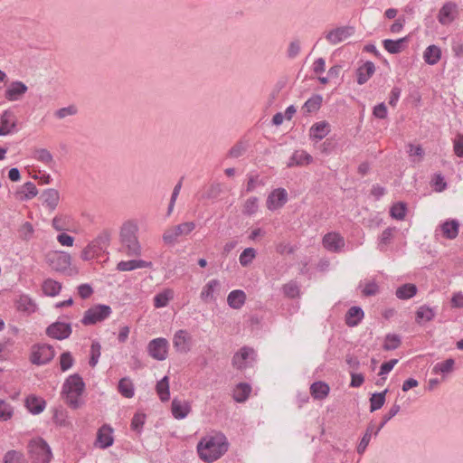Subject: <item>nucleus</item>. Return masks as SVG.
<instances>
[{"label": "nucleus", "mask_w": 463, "mask_h": 463, "mask_svg": "<svg viewBox=\"0 0 463 463\" xmlns=\"http://www.w3.org/2000/svg\"><path fill=\"white\" fill-rule=\"evenodd\" d=\"M257 354L252 347L244 345L240 348L232 358V366L240 371L252 366L256 361Z\"/></svg>", "instance_id": "obj_6"}, {"label": "nucleus", "mask_w": 463, "mask_h": 463, "mask_svg": "<svg viewBox=\"0 0 463 463\" xmlns=\"http://www.w3.org/2000/svg\"><path fill=\"white\" fill-rule=\"evenodd\" d=\"M33 227L31 222H25L19 230V234L22 240L29 241L33 237Z\"/></svg>", "instance_id": "obj_61"}, {"label": "nucleus", "mask_w": 463, "mask_h": 463, "mask_svg": "<svg viewBox=\"0 0 463 463\" xmlns=\"http://www.w3.org/2000/svg\"><path fill=\"white\" fill-rule=\"evenodd\" d=\"M436 311L434 308L427 305L420 306L415 313V321L418 325H422L425 322H430L434 319Z\"/></svg>", "instance_id": "obj_27"}, {"label": "nucleus", "mask_w": 463, "mask_h": 463, "mask_svg": "<svg viewBox=\"0 0 463 463\" xmlns=\"http://www.w3.org/2000/svg\"><path fill=\"white\" fill-rule=\"evenodd\" d=\"M418 288L415 284L406 283L396 289L395 295L399 299L406 300L417 294Z\"/></svg>", "instance_id": "obj_37"}, {"label": "nucleus", "mask_w": 463, "mask_h": 463, "mask_svg": "<svg viewBox=\"0 0 463 463\" xmlns=\"http://www.w3.org/2000/svg\"><path fill=\"white\" fill-rule=\"evenodd\" d=\"M112 310L109 305L98 304L87 309L81 319L84 326L95 325L108 318Z\"/></svg>", "instance_id": "obj_5"}, {"label": "nucleus", "mask_w": 463, "mask_h": 463, "mask_svg": "<svg viewBox=\"0 0 463 463\" xmlns=\"http://www.w3.org/2000/svg\"><path fill=\"white\" fill-rule=\"evenodd\" d=\"M17 118L14 111L5 109L0 115V136H7L15 131Z\"/></svg>", "instance_id": "obj_12"}, {"label": "nucleus", "mask_w": 463, "mask_h": 463, "mask_svg": "<svg viewBox=\"0 0 463 463\" xmlns=\"http://www.w3.org/2000/svg\"><path fill=\"white\" fill-rule=\"evenodd\" d=\"M43 291L46 296L55 297L57 296L61 289V284L56 280L52 279H47L43 283Z\"/></svg>", "instance_id": "obj_43"}, {"label": "nucleus", "mask_w": 463, "mask_h": 463, "mask_svg": "<svg viewBox=\"0 0 463 463\" xmlns=\"http://www.w3.org/2000/svg\"><path fill=\"white\" fill-rule=\"evenodd\" d=\"M101 354V345L98 341H93L90 346V357L89 364L90 367H95L99 362Z\"/></svg>", "instance_id": "obj_54"}, {"label": "nucleus", "mask_w": 463, "mask_h": 463, "mask_svg": "<svg viewBox=\"0 0 463 463\" xmlns=\"http://www.w3.org/2000/svg\"><path fill=\"white\" fill-rule=\"evenodd\" d=\"M354 33V28L352 26H343L329 31L326 38L331 44H337L351 37Z\"/></svg>", "instance_id": "obj_16"}, {"label": "nucleus", "mask_w": 463, "mask_h": 463, "mask_svg": "<svg viewBox=\"0 0 463 463\" xmlns=\"http://www.w3.org/2000/svg\"><path fill=\"white\" fill-rule=\"evenodd\" d=\"M407 41V37L398 40L386 39L383 42V46L389 53L396 54L402 52L405 49Z\"/></svg>", "instance_id": "obj_29"}, {"label": "nucleus", "mask_w": 463, "mask_h": 463, "mask_svg": "<svg viewBox=\"0 0 463 463\" xmlns=\"http://www.w3.org/2000/svg\"><path fill=\"white\" fill-rule=\"evenodd\" d=\"M72 329L70 323L56 321L47 326L45 333L49 337L57 340H64L71 335Z\"/></svg>", "instance_id": "obj_10"}, {"label": "nucleus", "mask_w": 463, "mask_h": 463, "mask_svg": "<svg viewBox=\"0 0 463 463\" xmlns=\"http://www.w3.org/2000/svg\"><path fill=\"white\" fill-rule=\"evenodd\" d=\"M375 66L372 61H366L357 70V82L364 84L374 73Z\"/></svg>", "instance_id": "obj_32"}, {"label": "nucleus", "mask_w": 463, "mask_h": 463, "mask_svg": "<svg viewBox=\"0 0 463 463\" xmlns=\"http://www.w3.org/2000/svg\"><path fill=\"white\" fill-rule=\"evenodd\" d=\"M35 157L39 161H41L46 165H50L53 162L52 154L50 153V151H48L45 148H41V149L35 150Z\"/></svg>", "instance_id": "obj_62"}, {"label": "nucleus", "mask_w": 463, "mask_h": 463, "mask_svg": "<svg viewBox=\"0 0 463 463\" xmlns=\"http://www.w3.org/2000/svg\"><path fill=\"white\" fill-rule=\"evenodd\" d=\"M38 194V190L35 186V184L28 181L26 182L21 190H18L16 192V196L21 201H28L33 197H35Z\"/></svg>", "instance_id": "obj_35"}, {"label": "nucleus", "mask_w": 463, "mask_h": 463, "mask_svg": "<svg viewBox=\"0 0 463 463\" xmlns=\"http://www.w3.org/2000/svg\"><path fill=\"white\" fill-rule=\"evenodd\" d=\"M55 355L54 348L48 344H37L33 346L30 361L35 365L50 363Z\"/></svg>", "instance_id": "obj_7"}, {"label": "nucleus", "mask_w": 463, "mask_h": 463, "mask_svg": "<svg viewBox=\"0 0 463 463\" xmlns=\"http://www.w3.org/2000/svg\"><path fill=\"white\" fill-rule=\"evenodd\" d=\"M173 298L174 291L170 288H165L154 297V307L156 308L165 307Z\"/></svg>", "instance_id": "obj_39"}, {"label": "nucleus", "mask_w": 463, "mask_h": 463, "mask_svg": "<svg viewBox=\"0 0 463 463\" xmlns=\"http://www.w3.org/2000/svg\"><path fill=\"white\" fill-rule=\"evenodd\" d=\"M329 131L330 126L328 123L324 121L318 122L310 128V137L318 141L326 137Z\"/></svg>", "instance_id": "obj_38"}, {"label": "nucleus", "mask_w": 463, "mask_h": 463, "mask_svg": "<svg viewBox=\"0 0 463 463\" xmlns=\"http://www.w3.org/2000/svg\"><path fill=\"white\" fill-rule=\"evenodd\" d=\"M246 301V294L241 289L231 291L227 297L228 305L233 309H240Z\"/></svg>", "instance_id": "obj_30"}, {"label": "nucleus", "mask_w": 463, "mask_h": 463, "mask_svg": "<svg viewBox=\"0 0 463 463\" xmlns=\"http://www.w3.org/2000/svg\"><path fill=\"white\" fill-rule=\"evenodd\" d=\"M283 294L288 298H296L299 297L300 289L297 281L290 280L282 287Z\"/></svg>", "instance_id": "obj_51"}, {"label": "nucleus", "mask_w": 463, "mask_h": 463, "mask_svg": "<svg viewBox=\"0 0 463 463\" xmlns=\"http://www.w3.org/2000/svg\"><path fill=\"white\" fill-rule=\"evenodd\" d=\"M251 392V386L247 383H240L236 385L232 398L237 402H244Z\"/></svg>", "instance_id": "obj_36"}, {"label": "nucleus", "mask_w": 463, "mask_h": 463, "mask_svg": "<svg viewBox=\"0 0 463 463\" xmlns=\"http://www.w3.org/2000/svg\"><path fill=\"white\" fill-rule=\"evenodd\" d=\"M407 213V205L403 202H398L392 204L390 209V215L392 218L402 221L405 218Z\"/></svg>", "instance_id": "obj_47"}, {"label": "nucleus", "mask_w": 463, "mask_h": 463, "mask_svg": "<svg viewBox=\"0 0 463 463\" xmlns=\"http://www.w3.org/2000/svg\"><path fill=\"white\" fill-rule=\"evenodd\" d=\"M169 343L164 337L151 340L147 345V353L155 360L164 361L167 358Z\"/></svg>", "instance_id": "obj_9"}, {"label": "nucleus", "mask_w": 463, "mask_h": 463, "mask_svg": "<svg viewBox=\"0 0 463 463\" xmlns=\"http://www.w3.org/2000/svg\"><path fill=\"white\" fill-rule=\"evenodd\" d=\"M222 193V188L220 184H212L209 186L205 187L203 192L202 193V199L213 200L218 198V196Z\"/></svg>", "instance_id": "obj_52"}, {"label": "nucleus", "mask_w": 463, "mask_h": 463, "mask_svg": "<svg viewBox=\"0 0 463 463\" xmlns=\"http://www.w3.org/2000/svg\"><path fill=\"white\" fill-rule=\"evenodd\" d=\"M220 286L218 279H212L203 288L200 298L203 301H208L213 298V292L217 287Z\"/></svg>", "instance_id": "obj_46"}, {"label": "nucleus", "mask_w": 463, "mask_h": 463, "mask_svg": "<svg viewBox=\"0 0 463 463\" xmlns=\"http://www.w3.org/2000/svg\"><path fill=\"white\" fill-rule=\"evenodd\" d=\"M256 254V250L251 247L244 249L239 257L240 264L242 267H248L255 259Z\"/></svg>", "instance_id": "obj_53"}, {"label": "nucleus", "mask_w": 463, "mask_h": 463, "mask_svg": "<svg viewBox=\"0 0 463 463\" xmlns=\"http://www.w3.org/2000/svg\"><path fill=\"white\" fill-rule=\"evenodd\" d=\"M330 391L329 385L322 381L315 382L310 386V393L316 400H324Z\"/></svg>", "instance_id": "obj_33"}, {"label": "nucleus", "mask_w": 463, "mask_h": 463, "mask_svg": "<svg viewBox=\"0 0 463 463\" xmlns=\"http://www.w3.org/2000/svg\"><path fill=\"white\" fill-rule=\"evenodd\" d=\"M152 266L153 264L151 261H146L143 260H121L117 264V270L131 271L137 269L152 268Z\"/></svg>", "instance_id": "obj_22"}, {"label": "nucleus", "mask_w": 463, "mask_h": 463, "mask_svg": "<svg viewBox=\"0 0 463 463\" xmlns=\"http://www.w3.org/2000/svg\"><path fill=\"white\" fill-rule=\"evenodd\" d=\"M313 160L311 155L304 150H296L288 162V167L309 165Z\"/></svg>", "instance_id": "obj_24"}, {"label": "nucleus", "mask_w": 463, "mask_h": 463, "mask_svg": "<svg viewBox=\"0 0 463 463\" xmlns=\"http://www.w3.org/2000/svg\"><path fill=\"white\" fill-rule=\"evenodd\" d=\"M156 392L159 396V399L163 402H168L170 399V391H169V378L168 376H164L160 381L157 382L156 386Z\"/></svg>", "instance_id": "obj_42"}, {"label": "nucleus", "mask_w": 463, "mask_h": 463, "mask_svg": "<svg viewBox=\"0 0 463 463\" xmlns=\"http://www.w3.org/2000/svg\"><path fill=\"white\" fill-rule=\"evenodd\" d=\"M13 416L12 406L5 402V400L0 399V420L5 421Z\"/></svg>", "instance_id": "obj_59"}, {"label": "nucleus", "mask_w": 463, "mask_h": 463, "mask_svg": "<svg viewBox=\"0 0 463 463\" xmlns=\"http://www.w3.org/2000/svg\"><path fill=\"white\" fill-rule=\"evenodd\" d=\"M118 391L125 398H132L135 395V389L130 378L124 377L120 379L118 384Z\"/></svg>", "instance_id": "obj_41"}, {"label": "nucleus", "mask_w": 463, "mask_h": 463, "mask_svg": "<svg viewBox=\"0 0 463 463\" xmlns=\"http://www.w3.org/2000/svg\"><path fill=\"white\" fill-rule=\"evenodd\" d=\"M71 255L63 251L48 256L51 268L56 271H65L71 266Z\"/></svg>", "instance_id": "obj_17"}, {"label": "nucleus", "mask_w": 463, "mask_h": 463, "mask_svg": "<svg viewBox=\"0 0 463 463\" xmlns=\"http://www.w3.org/2000/svg\"><path fill=\"white\" fill-rule=\"evenodd\" d=\"M109 241L110 233L108 231H103L88 245L91 247V250L94 251V253L99 256L102 252H105L108 246L109 245Z\"/></svg>", "instance_id": "obj_20"}, {"label": "nucleus", "mask_w": 463, "mask_h": 463, "mask_svg": "<svg viewBox=\"0 0 463 463\" xmlns=\"http://www.w3.org/2000/svg\"><path fill=\"white\" fill-rule=\"evenodd\" d=\"M195 229L194 222H186L166 230L163 234V241L165 244L173 245L177 238L182 235H188Z\"/></svg>", "instance_id": "obj_8"}, {"label": "nucleus", "mask_w": 463, "mask_h": 463, "mask_svg": "<svg viewBox=\"0 0 463 463\" xmlns=\"http://www.w3.org/2000/svg\"><path fill=\"white\" fill-rule=\"evenodd\" d=\"M113 430L109 425L100 427L97 433V443L100 449H108L113 445L114 438L112 435Z\"/></svg>", "instance_id": "obj_21"}, {"label": "nucleus", "mask_w": 463, "mask_h": 463, "mask_svg": "<svg viewBox=\"0 0 463 463\" xmlns=\"http://www.w3.org/2000/svg\"><path fill=\"white\" fill-rule=\"evenodd\" d=\"M322 243L327 250L339 252L345 247V239L340 233L331 232L324 235Z\"/></svg>", "instance_id": "obj_15"}, {"label": "nucleus", "mask_w": 463, "mask_h": 463, "mask_svg": "<svg viewBox=\"0 0 463 463\" xmlns=\"http://www.w3.org/2000/svg\"><path fill=\"white\" fill-rule=\"evenodd\" d=\"M229 449L227 438L222 433L203 438L197 444V453L203 461L212 463L224 455Z\"/></svg>", "instance_id": "obj_1"}, {"label": "nucleus", "mask_w": 463, "mask_h": 463, "mask_svg": "<svg viewBox=\"0 0 463 463\" xmlns=\"http://www.w3.org/2000/svg\"><path fill=\"white\" fill-rule=\"evenodd\" d=\"M258 201V198L255 196L247 199L243 205V213L249 216L255 214L259 208Z\"/></svg>", "instance_id": "obj_55"}, {"label": "nucleus", "mask_w": 463, "mask_h": 463, "mask_svg": "<svg viewBox=\"0 0 463 463\" xmlns=\"http://www.w3.org/2000/svg\"><path fill=\"white\" fill-rule=\"evenodd\" d=\"M28 452L33 463H50L52 457L50 446L42 438L33 439L29 442Z\"/></svg>", "instance_id": "obj_4"}, {"label": "nucleus", "mask_w": 463, "mask_h": 463, "mask_svg": "<svg viewBox=\"0 0 463 463\" xmlns=\"http://www.w3.org/2000/svg\"><path fill=\"white\" fill-rule=\"evenodd\" d=\"M193 344V337L186 330L180 329L176 331L173 337V345L176 352L187 354Z\"/></svg>", "instance_id": "obj_11"}, {"label": "nucleus", "mask_w": 463, "mask_h": 463, "mask_svg": "<svg viewBox=\"0 0 463 463\" xmlns=\"http://www.w3.org/2000/svg\"><path fill=\"white\" fill-rule=\"evenodd\" d=\"M387 392L388 389H385L381 392H374L371 395L369 399L371 412L380 410L384 405Z\"/></svg>", "instance_id": "obj_40"}, {"label": "nucleus", "mask_w": 463, "mask_h": 463, "mask_svg": "<svg viewBox=\"0 0 463 463\" xmlns=\"http://www.w3.org/2000/svg\"><path fill=\"white\" fill-rule=\"evenodd\" d=\"M458 13V5L453 2H447L439 11L438 21L442 25H449L455 21Z\"/></svg>", "instance_id": "obj_13"}, {"label": "nucleus", "mask_w": 463, "mask_h": 463, "mask_svg": "<svg viewBox=\"0 0 463 463\" xmlns=\"http://www.w3.org/2000/svg\"><path fill=\"white\" fill-rule=\"evenodd\" d=\"M183 179H184V177H182L179 180V182L174 187V190H173V193H172V195H171V199H170V202H169V204H168V208H167V215H170L171 213L173 212L175 201H176L177 196H178V194L180 193V190L182 188V181H183Z\"/></svg>", "instance_id": "obj_60"}, {"label": "nucleus", "mask_w": 463, "mask_h": 463, "mask_svg": "<svg viewBox=\"0 0 463 463\" xmlns=\"http://www.w3.org/2000/svg\"><path fill=\"white\" fill-rule=\"evenodd\" d=\"M74 364V358L71 352H63L60 356V366L62 372L68 371L72 367Z\"/></svg>", "instance_id": "obj_57"}, {"label": "nucleus", "mask_w": 463, "mask_h": 463, "mask_svg": "<svg viewBox=\"0 0 463 463\" xmlns=\"http://www.w3.org/2000/svg\"><path fill=\"white\" fill-rule=\"evenodd\" d=\"M364 317V312L362 307L354 306L350 307L345 314V324L350 327L356 326L362 321Z\"/></svg>", "instance_id": "obj_26"}, {"label": "nucleus", "mask_w": 463, "mask_h": 463, "mask_svg": "<svg viewBox=\"0 0 463 463\" xmlns=\"http://www.w3.org/2000/svg\"><path fill=\"white\" fill-rule=\"evenodd\" d=\"M85 390V383L79 373L70 375L62 385L61 393L65 395L68 405L73 409H79L82 402L80 399Z\"/></svg>", "instance_id": "obj_2"}, {"label": "nucleus", "mask_w": 463, "mask_h": 463, "mask_svg": "<svg viewBox=\"0 0 463 463\" xmlns=\"http://www.w3.org/2000/svg\"><path fill=\"white\" fill-rule=\"evenodd\" d=\"M146 415L143 412H136L131 420L130 429L137 434H141L145 425Z\"/></svg>", "instance_id": "obj_49"}, {"label": "nucleus", "mask_w": 463, "mask_h": 463, "mask_svg": "<svg viewBox=\"0 0 463 463\" xmlns=\"http://www.w3.org/2000/svg\"><path fill=\"white\" fill-rule=\"evenodd\" d=\"M46 402L44 399L35 396L29 395L25 399V407L33 415L40 414L45 409Z\"/></svg>", "instance_id": "obj_23"}, {"label": "nucleus", "mask_w": 463, "mask_h": 463, "mask_svg": "<svg viewBox=\"0 0 463 463\" xmlns=\"http://www.w3.org/2000/svg\"><path fill=\"white\" fill-rule=\"evenodd\" d=\"M4 463H25V459L21 452L9 450L4 456Z\"/></svg>", "instance_id": "obj_58"}, {"label": "nucleus", "mask_w": 463, "mask_h": 463, "mask_svg": "<svg viewBox=\"0 0 463 463\" xmlns=\"http://www.w3.org/2000/svg\"><path fill=\"white\" fill-rule=\"evenodd\" d=\"M15 306L18 311L27 314H32L36 309V304L26 294H22L19 296V298L15 301Z\"/></svg>", "instance_id": "obj_31"}, {"label": "nucleus", "mask_w": 463, "mask_h": 463, "mask_svg": "<svg viewBox=\"0 0 463 463\" xmlns=\"http://www.w3.org/2000/svg\"><path fill=\"white\" fill-rule=\"evenodd\" d=\"M137 225L131 222L125 223L120 230V250L128 256L141 255V246L137 240Z\"/></svg>", "instance_id": "obj_3"}, {"label": "nucleus", "mask_w": 463, "mask_h": 463, "mask_svg": "<svg viewBox=\"0 0 463 463\" xmlns=\"http://www.w3.org/2000/svg\"><path fill=\"white\" fill-rule=\"evenodd\" d=\"M288 202V193L284 188L274 189L267 198V208L270 211L282 208Z\"/></svg>", "instance_id": "obj_14"}, {"label": "nucleus", "mask_w": 463, "mask_h": 463, "mask_svg": "<svg viewBox=\"0 0 463 463\" xmlns=\"http://www.w3.org/2000/svg\"><path fill=\"white\" fill-rule=\"evenodd\" d=\"M441 58V50L439 46L432 44L426 48L423 52L424 61L429 65L437 64Z\"/></svg>", "instance_id": "obj_34"}, {"label": "nucleus", "mask_w": 463, "mask_h": 463, "mask_svg": "<svg viewBox=\"0 0 463 463\" xmlns=\"http://www.w3.org/2000/svg\"><path fill=\"white\" fill-rule=\"evenodd\" d=\"M455 365V360L453 358H448L443 362L437 363L432 371L435 373L447 374L453 371Z\"/></svg>", "instance_id": "obj_48"}, {"label": "nucleus", "mask_w": 463, "mask_h": 463, "mask_svg": "<svg viewBox=\"0 0 463 463\" xmlns=\"http://www.w3.org/2000/svg\"><path fill=\"white\" fill-rule=\"evenodd\" d=\"M265 181L260 179L258 175H250L248 176V182L246 185L245 192L251 193L253 192L257 186H264Z\"/></svg>", "instance_id": "obj_56"}, {"label": "nucleus", "mask_w": 463, "mask_h": 463, "mask_svg": "<svg viewBox=\"0 0 463 463\" xmlns=\"http://www.w3.org/2000/svg\"><path fill=\"white\" fill-rule=\"evenodd\" d=\"M171 411L175 419L183 420L190 413L191 405L187 401L174 398L171 403Z\"/></svg>", "instance_id": "obj_19"}, {"label": "nucleus", "mask_w": 463, "mask_h": 463, "mask_svg": "<svg viewBox=\"0 0 463 463\" xmlns=\"http://www.w3.org/2000/svg\"><path fill=\"white\" fill-rule=\"evenodd\" d=\"M27 90L28 88L24 82L19 80L13 81L5 90V98L8 101H17L22 99Z\"/></svg>", "instance_id": "obj_18"}, {"label": "nucleus", "mask_w": 463, "mask_h": 463, "mask_svg": "<svg viewBox=\"0 0 463 463\" xmlns=\"http://www.w3.org/2000/svg\"><path fill=\"white\" fill-rule=\"evenodd\" d=\"M78 294L82 299H87L90 298V296L93 294V288L88 283H83L78 286Z\"/></svg>", "instance_id": "obj_64"}, {"label": "nucleus", "mask_w": 463, "mask_h": 463, "mask_svg": "<svg viewBox=\"0 0 463 463\" xmlns=\"http://www.w3.org/2000/svg\"><path fill=\"white\" fill-rule=\"evenodd\" d=\"M323 98L320 95H314L308 99L303 105L302 109L306 113L317 112L322 105Z\"/></svg>", "instance_id": "obj_44"}, {"label": "nucleus", "mask_w": 463, "mask_h": 463, "mask_svg": "<svg viewBox=\"0 0 463 463\" xmlns=\"http://www.w3.org/2000/svg\"><path fill=\"white\" fill-rule=\"evenodd\" d=\"M402 344V339L397 334H387L385 336L383 348L386 351H392L399 348Z\"/></svg>", "instance_id": "obj_50"}, {"label": "nucleus", "mask_w": 463, "mask_h": 463, "mask_svg": "<svg viewBox=\"0 0 463 463\" xmlns=\"http://www.w3.org/2000/svg\"><path fill=\"white\" fill-rule=\"evenodd\" d=\"M401 410V406L398 403H394L389 410V411L383 416L381 422L378 427L374 428V436H377L380 430L385 426V424L398 414Z\"/></svg>", "instance_id": "obj_45"}, {"label": "nucleus", "mask_w": 463, "mask_h": 463, "mask_svg": "<svg viewBox=\"0 0 463 463\" xmlns=\"http://www.w3.org/2000/svg\"><path fill=\"white\" fill-rule=\"evenodd\" d=\"M440 229L446 239L454 240L458 235L459 222L456 219H449L440 225Z\"/></svg>", "instance_id": "obj_25"}, {"label": "nucleus", "mask_w": 463, "mask_h": 463, "mask_svg": "<svg viewBox=\"0 0 463 463\" xmlns=\"http://www.w3.org/2000/svg\"><path fill=\"white\" fill-rule=\"evenodd\" d=\"M41 198L43 203H45L51 211H53L59 203L60 194L56 189L48 188L42 193Z\"/></svg>", "instance_id": "obj_28"}, {"label": "nucleus", "mask_w": 463, "mask_h": 463, "mask_svg": "<svg viewBox=\"0 0 463 463\" xmlns=\"http://www.w3.org/2000/svg\"><path fill=\"white\" fill-rule=\"evenodd\" d=\"M362 292L365 297L375 296L379 292V286L374 280L369 281L365 283Z\"/></svg>", "instance_id": "obj_63"}]
</instances>
